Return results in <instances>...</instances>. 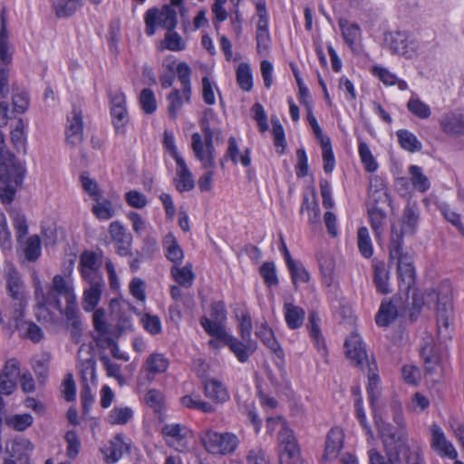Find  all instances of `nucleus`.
Instances as JSON below:
<instances>
[{"instance_id": "21", "label": "nucleus", "mask_w": 464, "mask_h": 464, "mask_svg": "<svg viewBox=\"0 0 464 464\" xmlns=\"http://www.w3.org/2000/svg\"><path fill=\"white\" fill-rule=\"evenodd\" d=\"M373 267V283L376 287V291L381 295H386L391 292L389 280L390 274L386 269V265L383 261L374 259L372 261Z\"/></svg>"}, {"instance_id": "51", "label": "nucleus", "mask_w": 464, "mask_h": 464, "mask_svg": "<svg viewBox=\"0 0 464 464\" xmlns=\"http://www.w3.org/2000/svg\"><path fill=\"white\" fill-rule=\"evenodd\" d=\"M34 422V418L29 413L14 414L6 419V424L17 431H24Z\"/></svg>"}, {"instance_id": "26", "label": "nucleus", "mask_w": 464, "mask_h": 464, "mask_svg": "<svg viewBox=\"0 0 464 464\" xmlns=\"http://www.w3.org/2000/svg\"><path fill=\"white\" fill-rule=\"evenodd\" d=\"M431 447L442 452L445 456L454 459L457 458V451L450 442L446 440V437L441 429L436 425L432 427V441Z\"/></svg>"}, {"instance_id": "37", "label": "nucleus", "mask_w": 464, "mask_h": 464, "mask_svg": "<svg viewBox=\"0 0 464 464\" xmlns=\"http://www.w3.org/2000/svg\"><path fill=\"white\" fill-rule=\"evenodd\" d=\"M50 287L58 293L60 296L65 297L67 303L66 305H70L71 303L72 304H77L76 297L63 276L60 275L54 276L53 278L52 285Z\"/></svg>"}, {"instance_id": "27", "label": "nucleus", "mask_w": 464, "mask_h": 464, "mask_svg": "<svg viewBox=\"0 0 464 464\" xmlns=\"http://www.w3.org/2000/svg\"><path fill=\"white\" fill-rule=\"evenodd\" d=\"M93 350H79L78 361L80 372L82 374L83 383L87 382L88 375L93 381L95 379V359L92 353Z\"/></svg>"}, {"instance_id": "55", "label": "nucleus", "mask_w": 464, "mask_h": 464, "mask_svg": "<svg viewBox=\"0 0 464 464\" xmlns=\"http://www.w3.org/2000/svg\"><path fill=\"white\" fill-rule=\"evenodd\" d=\"M322 154L324 161V170L325 173H331L335 166V159L332 150L331 140H324L321 142Z\"/></svg>"}, {"instance_id": "4", "label": "nucleus", "mask_w": 464, "mask_h": 464, "mask_svg": "<svg viewBox=\"0 0 464 464\" xmlns=\"http://www.w3.org/2000/svg\"><path fill=\"white\" fill-rule=\"evenodd\" d=\"M345 356L353 365L362 370L367 369V395L372 410L375 412L377 401L381 396V388L377 363L373 354H368L367 350H346Z\"/></svg>"}, {"instance_id": "7", "label": "nucleus", "mask_w": 464, "mask_h": 464, "mask_svg": "<svg viewBox=\"0 0 464 464\" xmlns=\"http://www.w3.org/2000/svg\"><path fill=\"white\" fill-rule=\"evenodd\" d=\"M145 33L151 36L156 32V25L167 31L175 29L178 24L177 12L170 5H165L160 10L150 8L145 14Z\"/></svg>"}, {"instance_id": "5", "label": "nucleus", "mask_w": 464, "mask_h": 464, "mask_svg": "<svg viewBox=\"0 0 464 464\" xmlns=\"http://www.w3.org/2000/svg\"><path fill=\"white\" fill-rule=\"evenodd\" d=\"M420 213L415 204H408L401 218V228L395 225L392 226L391 230V256L392 257L401 255V246H403L404 235L413 236L418 227Z\"/></svg>"}, {"instance_id": "38", "label": "nucleus", "mask_w": 464, "mask_h": 464, "mask_svg": "<svg viewBox=\"0 0 464 464\" xmlns=\"http://www.w3.org/2000/svg\"><path fill=\"white\" fill-rule=\"evenodd\" d=\"M35 295L38 303H44L45 305H49L59 312V314H63L64 310L62 308V304L59 299L60 295L53 291L51 287L48 288L46 293H44L43 290L36 288Z\"/></svg>"}, {"instance_id": "28", "label": "nucleus", "mask_w": 464, "mask_h": 464, "mask_svg": "<svg viewBox=\"0 0 464 464\" xmlns=\"http://www.w3.org/2000/svg\"><path fill=\"white\" fill-rule=\"evenodd\" d=\"M202 385L204 387L205 395L211 400L218 402H224L229 399L227 389L220 382L208 378L202 381Z\"/></svg>"}, {"instance_id": "39", "label": "nucleus", "mask_w": 464, "mask_h": 464, "mask_svg": "<svg viewBox=\"0 0 464 464\" xmlns=\"http://www.w3.org/2000/svg\"><path fill=\"white\" fill-rule=\"evenodd\" d=\"M53 307L45 305L44 303H38L35 306V317L43 324H56L63 314L53 311Z\"/></svg>"}, {"instance_id": "12", "label": "nucleus", "mask_w": 464, "mask_h": 464, "mask_svg": "<svg viewBox=\"0 0 464 464\" xmlns=\"http://www.w3.org/2000/svg\"><path fill=\"white\" fill-rule=\"evenodd\" d=\"M384 44L393 53L411 58L417 48V44L410 40L407 32H388L384 34Z\"/></svg>"}, {"instance_id": "29", "label": "nucleus", "mask_w": 464, "mask_h": 464, "mask_svg": "<svg viewBox=\"0 0 464 464\" xmlns=\"http://www.w3.org/2000/svg\"><path fill=\"white\" fill-rule=\"evenodd\" d=\"M108 450L110 453L106 456V461L108 463H115L121 458L124 452L130 453V444L124 441L123 434L118 433L113 440L111 441Z\"/></svg>"}, {"instance_id": "63", "label": "nucleus", "mask_w": 464, "mask_h": 464, "mask_svg": "<svg viewBox=\"0 0 464 464\" xmlns=\"http://www.w3.org/2000/svg\"><path fill=\"white\" fill-rule=\"evenodd\" d=\"M120 23L118 21H112L110 24L108 33V44L111 52L116 53L118 52V43L120 41Z\"/></svg>"}, {"instance_id": "20", "label": "nucleus", "mask_w": 464, "mask_h": 464, "mask_svg": "<svg viewBox=\"0 0 464 464\" xmlns=\"http://www.w3.org/2000/svg\"><path fill=\"white\" fill-rule=\"evenodd\" d=\"M399 301L400 300L393 298L390 302H382L379 311L375 316V323L377 325L386 327L396 319L400 314L397 304Z\"/></svg>"}, {"instance_id": "16", "label": "nucleus", "mask_w": 464, "mask_h": 464, "mask_svg": "<svg viewBox=\"0 0 464 464\" xmlns=\"http://www.w3.org/2000/svg\"><path fill=\"white\" fill-rule=\"evenodd\" d=\"M440 125L444 133L450 136L464 135V116L457 112H448L440 119Z\"/></svg>"}, {"instance_id": "11", "label": "nucleus", "mask_w": 464, "mask_h": 464, "mask_svg": "<svg viewBox=\"0 0 464 464\" xmlns=\"http://www.w3.org/2000/svg\"><path fill=\"white\" fill-rule=\"evenodd\" d=\"M258 21L256 24V50L258 53L266 52L269 48L271 38L268 30V16L266 0L255 2Z\"/></svg>"}, {"instance_id": "35", "label": "nucleus", "mask_w": 464, "mask_h": 464, "mask_svg": "<svg viewBox=\"0 0 464 464\" xmlns=\"http://www.w3.org/2000/svg\"><path fill=\"white\" fill-rule=\"evenodd\" d=\"M23 246V253L29 262L36 261L41 256V239L38 235H33L20 244Z\"/></svg>"}, {"instance_id": "50", "label": "nucleus", "mask_w": 464, "mask_h": 464, "mask_svg": "<svg viewBox=\"0 0 464 464\" xmlns=\"http://www.w3.org/2000/svg\"><path fill=\"white\" fill-rule=\"evenodd\" d=\"M171 274L179 285L184 287L192 285L194 273L192 272V266L190 265H186L181 268H172Z\"/></svg>"}, {"instance_id": "59", "label": "nucleus", "mask_w": 464, "mask_h": 464, "mask_svg": "<svg viewBox=\"0 0 464 464\" xmlns=\"http://www.w3.org/2000/svg\"><path fill=\"white\" fill-rule=\"evenodd\" d=\"M65 440L67 442L66 455L71 459H74L80 450L81 441L74 430H69L65 434Z\"/></svg>"}, {"instance_id": "56", "label": "nucleus", "mask_w": 464, "mask_h": 464, "mask_svg": "<svg viewBox=\"0 0 464 464\" xmlns=\"http://www.w3.org/2000/svg\"><path fill=\"white\" fill-rule=\"evenodd\" d=\"M13 226L15 230V237L19 244L23 243L24 236L28 233V224L24 214L15 213L13 216Z\"/></svg>"}, {"instance_id": "48", "label": "nucleus", "mask_w": 464, "mask_h": 464, "mask_svg": "<svg viewBox=\"0 0 464 464\" xmlns=\"http://www.w3.org/2000/svg\"><path fill=\"white\" fill-rule=\"evenodd\" d=\"M259 274L266 286H276L279 283L276 265L274 262H265L259 267Z\"/></svg>"}, {"instance_id": "24", "label": "nucleus", "mask_w": 464, "mask_h": 464, "mask_svg": "<svg viewBox=\"0 0 464 464\" xmlns=\"http://www.w3.org/2000/svg\"><path fill=\"white\" fill-rule=\"evenodd\" d=\"M177 163V176L175 179V187L178 191H190L195 187V181L191 171L188 168L183 159H179Z\"/></svg>"}, {"instance_id": "43", "label": "nucleus", "mask_w": 464, "mask_h": 464, "mask_svg": "<svg viewBox=\"0 0 464 464\" xmlns=\"http://www.w3.org/2000/svg\"><path fill=\"white\" fill-rule=\"evenodd\" d=\"M409 173L413 187L420 192H425L430 188V181L423 174L422 169L417 165H411L409 168Z\"/></svg>"}, {"instance_id": "1", "label": "nucleus", "mask_w": 464, "mask_h": 464, "mask_svg": "<svg viewBox=\"0 0 464 464\" xmlns=\"http://www.w3.org/2000/svg\"><path fill=\"white\" fill-rule=\"evenodd\" d=\"M9 92L7 72L0 65V126L7 124L8 103L5 101ZM5 148V139L0 131V198L4 204L14 200L18 186L23 182L24 169L15 156Z\"/></svg>"}, {"instance_id": "49", "label": "nucleus", "mask_w": 464, "mask_h": 464, "mask_svg": "<svg viewBox=\"0 0 464 464\" xmlns=\"http://www.w3.org/2000/svg\"><path fill=\"white\" fill-rule=\"evenodd\" d=\"M271 123H272V133L274 136V143L275 146L278 149L281 148L280 150H277L279 154H283L285 147V136L284 128L276 116H271Z\"/></svg>"}, {"instance_id": "41", "label": "nucleus", "mask_w": 464, "mask_h": 464, "mask_svg": "<svg viewBox=\"0 0 464 464\" xmlns=\"http://www.w3.org/2000/svg\"><path fill=\"white\" fill-rule=\"evenodd\" d=\"M51 360V354L48 352H44L40 355H36L33 359V368L37 375L38 380L44 382L47 378L48 365Z\"/></svg>"}, {"instance_id": "52", "label": "nucleus", "mask_w": 464, "mask_h": 464, "mask_svg": "<svg viewBox=\"0 0 464 464\" xmlns=\"http://www.w3.org/2000/svg\"><path fill=\"white\" fill-rule=\"evenodd\" d=\"M95 201L96 204L92 207V212L99 219L108 220L114 216L115 211L110 200H102V198H100Z\"/></svg>"}, {"instance_id": "17", "label": "nucleus", "mask_w": 464, "mask_h": 464, "mask_svg": "<svg viewBox=\"0 0 464 464\" xmlns=\"http://www.w3.org/2000/svg\"><path fill=\"white\" fill-rule=\"evenodd\" d=\"M63 314L65 315L72 339L75 344H80L82 334V324L77 304L66 305Z\"/></svg>"}, {"instance_id": "36", "label": "nucleus", "mask_w": 464, "mask_h": 464, "mask_svg": "<svg viewBox=\"0 0 464 464\" xmlns=\"http://www.w3.org/2000/svg\"><path fill=\"white\" fill-rule=\"evenodd\" d=\"M401 147L410 152H417L422 149L421 142L416 135L408 130H399L396 133Z\"/></svg>"}, {"instance_id": "25", "label": "nucleus", "mask_w": 464, "mask_h": 464, "mask_svg": "<svg viewBox=\"0 0 464 464\" xmlns=\"http://www.w3.org/2000/svg\"><path fill=\"white\" fill-rule=\"evenodd\" d=\"M339 27L342 32L344 43L352 49L354 50L355 44L362 37V29L356 23H350L345 18H340L338 21Z\"/></svg>"}, {"instance_id": "33", "label": "nucleus", "mask_w": 464, "mask_h": 464, "mask_svg": "<svg viewBox=\"0 0 464 464\" xmlns=\"http://www.w3.org/2000/svg\"><path fill=\"white\" fill-rule=\"evenodd\" d=\"M285 318L289 328L297 329L302 326L304 319V311L299 306L286 303L284 305Z\"/></svg>"}, {"instance_id": "62", "label": "nucleus", "mask_w": 464, "mask_h": 464, "mask_svg": "<svg viewBox=\"0 0 464 464\" xmlns=\"http://www.w3.org/2000/svg\"><path fill=\"white\" fill-rule=\"evenodd\" d=\"M130 327V314L125 311L120 310L118 314L117 324L115 326H112L113 332L116 334L115 342L117 343V339L120 337V335Z\"/></svg>"}, {"instance_id": "47", "label": "nucleus", "mask_w": 464, "mask_h": 464, "mask_svg": "<svg viewBox=\"0 0 464 464\" xmlns=\"http://www.w3.org/2000/svg\"><path fill=\"white\" fill-rule=\"evenodd\" d=\"M357 238L360 253L363 257L370 258L373 254V248L368 228L365 227H360L357 233Z\"/></svg>"}, {"instance_id": "60", "label": "nucleus", "mask_w": 464, "mask_h": 464, "mask_svg": "<svg viewBox=\"0 0 464 464\" xmlns=\"http://www.w3.org/2000/svg\"><path fill=\"white\" fill-rule=\"evenodd\" d=\"M256 335L266 348H275V345L277 344L274 332L266 324H262L256 328Z\"/></svg>"}, {"instance_id": "9", "label": "nucleus", "mask_w": 464, "mask_h": 464, "mask_svg": "<svg viewBox=\"0 0 464 464\" xmlns=\"http://www.w3.org/2000/svg\"><path fill=\"white\" fill-rule=\"evenodd\" d=\"M106 313L103 308H98L92 314V323L95 334L92 335L97 348H118L115 342L116 334L113 332L112 325L105 320Z\"/></svg>"}, {"instance_id": "22", "label": "nucleus", "mask_w": 464, "mask_h": 464, "mask_svg": "<svg viewBox=\"0 0 464 464\" xmlns=\"http://www.w3.org/2000/svg\"><path fill=\"white\" fill-rule=\"evenodd\" d=\"M82 139V117L81 111L73 108L72 116L68 117L66 130V140L69 143L75 145Z\"/></svg>"}, {"instance_id": "30", "label": "nucleus", "mask_w": 464, "mask_h": 464, "mask_svg": "<svg viewBox=\"0 0 464 464\" xmlns=\"http://www.w3.org/2000/svg\"><path fill=\"white\" fill-rule=\"evenodd\" d=\"M368 216L370 218L371 227L376 238H380L383 234L385 220L387 218L386 211L382 206H372L368 208Z\"/></svg>"}, {"instance_id": "34", "label": "nucleus", "mask_w": 464, "mask_h": 464, "mask_svg": "<svg viewBox=\"0 0 464 464\" xmlns=\"http://www.w3.org/2000/svg\"><path fill=\"white\" fill-rule=\"evenodd\" d=\"M320 317L314 311H310L308 314L307 329L310 334V337L314 340L316 348H325L326 344L324 337L322 336L320 327Z\"/></svg>"}, {"instance_id": "40", "label": "nucleus", "mask_w": 464, "mask_h": 464, "mask_svg": "<svg viewBox=\"0 0 464 464\" xmlns=\"http://www.w3.org/2000/svg\"><path fill=\"white\" fill-rule=\"evenodd\" d=\"M237 82L241 90L250 92L253 88V76L250 65L241 63L237 69Z\"/></svg>"}, {"instance_id": "64", "label": "nucleus", "mask_w": 464, "mask_h": 464, "mask_svg": "<svg viewBox=\"0 0 464 464\" xmlns=\"http://www.w3.org/2000/svg\"><path fill=\"white\" fill-rule=\"evenodd\" d=\"M148 370L154 373L164 372L169 365L168 360L161 354L154 353L147 361Z\"/></svg>"}, {"instance_id": "45", "label": "nucleus", "mask_w": 464, "mask_h": 464, "mask_svg": "<svg viewBox=\"0 0 464 464\" xmlns=\"http://www.w3.org/2000/svg\"><path fill=\"white\" fill-rule=\"evenodd\" d=\"M111 114L112 116V123L117 134H123L125 132V125L129 121V116L126 106H117L111 108Z\"/></svg>"}, {"instance_id": "42", "label": "nucleus", "mask_w": 464, "mask_h": 464, "mask_svg": "<svg viewBox=\"0 0 464 464\" xmlns=\"http://www.w3.org/2000/svg\"><path fill=\"white\" fill-rule=\"evenodd\" d=\"M407 109L411 114L421 120L430 118L431 114L430 106L419 97L412 96L407 102Z\"/></svg>"}, {"instance_id": "57", "label": "nucleus", "mask_w": 464, "mask_h": 464, "mask_svg": "<svg viewBox=\"0 0 464 464\" xmlns=\"http://www.w3.org/2000/svg\"><path fill=\"white\" fill-rule=\"evenodd\" d=\"M16 387L14 372H4L0 374V396L10 395Z\"/></svg>"}, {"instance_id": "61", "label": "nucleus", "mask_w": 464, "mask_h": 464, "mask_svg": "<svg viewBox=\"0 0 464 464\" xmlns=\"http://www.w3.org/2000/svg\"><path fill=\"white\" fill-rule=\"evenodd\" d=\"M164 42L166 48L173 52L182 51L186 46L180 35L174 30L166 33Z\"/></svg>"}, {"instance_id": "8", "label": "nucleus", "mask_w": 464, "mask_h": 464, "mask_svg": "<svg viewBox=\"0 0 464 464\" xmlns=\"http://www.w3.org/2000/svg\"><path fill=\"white\" fill-rule=\"evenodd\" d=\"M427 295L437 300L438 340L440 344H443L447 339H450L448 329L453 319L451 299L448 294H436L434 291L429 292Z\"/></svg>"}, {"instance_id": "53", "label": "nucleus", "mask_w": 464, "mask_h": 464, "mask_svg": "<svg viewBox=\"0 0 464 464\" xmlns=\"http://www.w3.org/2000/svg\"><path fill=\"white\" fill-rule=\"evenodd\" d=\"M165 243L169 244L166 257L173 263H180L183 258V250L179 246L175 237L169 234L165 238Z\"/></svg>"}, {"instance_id": "31", "label": "nucleus", "mask_w": 464, "mask_h": 464, "mask_svg": "<svg viewBox=\"0 0 464 464\" xmlns=\"http://www.w3.org/2000/svg\"><path fill=\"white\" fill-rule=\"evenodd\" d=\"M304 211L308 212V220L311 224L320 223V208L316 195L314 189L311 191V195L304 193L303 195V203L301 206V213Z\"/></svg>"}, {"instance_id": "44", "label": "nucleus", "mask_w": 464, "mask_h": 464, "mask_svg": "<svg viewBox=\"0 0 464 464\" xmlns=\"http://www.w3.org/2000/svg\"><path fill=\"white\" fill-rule=\"evenodd\" d=\"M358 151L365 170L370 173L376 171L378 163L373 158L369 146L364 141H359Z\"/></svg>"}, {"instance_id": "3", "label": "nucleus", "mask_w": 464, "mask_h": 464, "mask_svg": "<svg viewBox=\"0 0 464 464\" xmlns=\"http://www.w3.org/2000/svg\"><path fill=\"white\" fill-rule=\"evenodd\" d=\"M5 290L10 300L4 303L0 309L1 325H17L18 321L24 318L27 306L25 284L19 271L10 266L5 271Z\"/></svg>"}, {"instance_id": "10", "label": "nucleus", "mask_w": 464, "mask_h": 464, "mask_svg": "<svg viewBox=\"0 0 464 464\" xmlns=\"http://www.w3.org/2000/svg\"><path fill=\"white\" fill-rule=\"evenodd\" d=\"M281 461H288L287 464H303L299 456V448L294 435V431L284 427L278 432Z\"/></svg>"}, {"instance_id": "14", "label": "nucleus", "mask_w": 464, "mask_h": 464, "mask_svg": "<svg viewBox=\"0 0 464 464\" xmlns=\"http://www.w3.org/2000/svg\"><path fill=\"white\" fill-rule=\"evenodd\" d=\"M191 140L192 150L197 160L201 161L205 169H213L216 165L214 144L204 147L202 137L198 132L192 134Z\"/></svg>"}, {"instance_id": "2", "label": "nucleus", "mask_w": 464, "mask_h": 464, "mask_svg": "<svg viewBox=\"0 0 464 464\" xmlns=\"http://www.w3.org/2000/svg\"><path fill=\"white\" fill-rule=\"evenodd\" d=\"M378 434L382 441L386 456L375 449L368 451L370 464H403L401 454L410 453L405 430L394 428L391 423L374 414Z\"/></svg>"}, {"instance_id": "32", "label": "nucleus", "mask_w": 464, "mask_h": 464, "mask_svg": "<svg viewBox=\"0 0 464 464\" xmlns=\"http://www.w3.org/2000/svg\"><path fill=\"white\" fill-rule=\"evenodd\" d=\"M343 433L339 430H331L328 432L324 449L325 459H333L337 456L343 447Z\"/></svg>"}, {"instance_id": "19", "label": "nucleus", "mask_w": 464, "mask_h": 464, "mask_svg": "<svg viewBox=\"0 0 464 464\" xmlns=\"http://www.w3.org/2000/svg\"><path fill=\"white\" fill-rule=\"evenodd\" d=\"M389 259L390 262L396 260L399 277H401L402 281L407 280L408 287H410L414 282V268L411 265V256L408 253H404L401 247V255H400V256L392 257L391 246H389Z\"/></svg>"}, {"instance_id": "58", "label": "nucleus", "mask_w": 464, "mask_h": 464, "mask_svg": "<svg viewBox=\"0 0 464 464\" xmlns=\"http://www.w3.org/2000/svg\"><path fill=\"white\" fill-rule=\"evenodd\" d=\"M140 103L142 110L148 114H151L156 111L157 102L155 95L150 89L145 88L141 91L140 94Z\"/></svg>"}, {"instance_id": "15", "label": "nucleus", "mask_w": 464, "mask_h": 464, "mask_svg": "<svg viewBox=\"0 0 464 464\" xmlns=\"http://www.w3.org/2000/svg\"><path fill=\"white\" fill-rule=\"evenodd\" d=\"M109 232L112 240L117 244L116 253L121 256H130L132 237L126 232L124 227L119 221H113L110 225Z\"/></svg>"}, {"instance_id": "23", "label": "nucleus", "mask_w": 464, "mask_h": 464, "mask_svg": "<svg viewBox=\"0 0 464 464\" xmlns=\"http://www.w3.org/2000/svg\"><path fill=\"white\" fill-rule=\"evenodd\" d=\"M102 286V278H96L92 282V285H90L89 287L84 290L82 308L86 312L92 311L98 304L101 299Z\"/></svg>"}, {"instance_id": "54", "label": "nucleus", "mask_w": 464, "mask_h": 464, "mask_svg": "<svg viewBox=\"0 0 464 464\" xmlns=\"http://www.w3.org/2000/svg\"><path fill=\"white\" fill-rule=\"evenodd\" d=\"M287 268L290 272L292 281L295 288L297 287L298 282H309L310 275L302 263L296 261L295 263L287 266Z\"/></svg>"}, {"instance_id": "6", "label": "nucleus", "mask_w": 464, "mask_h": 464, "mask_svg": "<svg viewBox=\"0 0 464 464\" xmlns=\"http://www.w3.org/2000/svg\"><path fill=\"white\" fill-rule=\"evenodd\" d=\"M199 439L206 450L211 454L232 453L239 443L237 437L233 433H219L211 430L203 431Z\"/></svg>"}, {"instance_id": "18", "label": "nucleus", "mask_w": 464, "mask_h": 464, "mask_svg": "<svg viewBox=\"0 0 464 464\" xmlns=\"http://www.w3.org/2000/svg\"><path fill=\"white\" fill-rule=\"evenodd\" d=\"M2 327L11 333L18 330L22 337L31 340L34 343H38L44 338V333L37 324L33 322L24 321L23 318L18 321L15 326L2 325Z\"/></svg>"}, {"instance_id": "13", "label": "nucleus", "mask_w": 464, "mask_h": 464, "mask_svg": "<svg viewBox=\"0 0 464 464\" xmlns=\"http://www.w3.org/2000/svg\"><path fill=\"white\" fill-rule=\"evenodd\" d=\"M220 323L205 316L200 319L202 327L209 335L224 345L228 346V348H238L239 343L237 339L230 335Z\"/></svg>"}, {"instance_id": "46", "label": "nucleus", "mask_w": 464, "mask_h": 464, "mask_svg": "<svg viewBox=\"0 0 464 464\" xmlns=\"http://www.w3.org/2000/svg\"><path fill=\"white\" fill-rule=\"evenodd\" d=\"M80 5L81 0H56L55 14L59 18H66L72 15Z\"/></svg>"}]
</instances>
